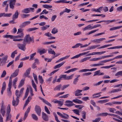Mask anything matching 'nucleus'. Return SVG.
Here are the masks:
<instances>
[{
    "label": "nucleus",
    "instance_id": "f257e3e1",
    "mask_svg": "<svg viewBox=\"0 0 122 122\" xmlns=\"http://www.w3.org/2000/svg\"><path fill=\"white\" fill-rule=\"evenodd\" d=\"M11 111V109L10 107V104L8 105L7 108V113H6L7 115V117L5 120V121L7 122L9 120H10V122H12L13 120L11 119V115L10 114Z\"/></svg>",
    "mask_w": 122,
    "mask_h": 122
},
{
    "label": "nucleus",
    "instance_id": "f03ea898",
    "mask_svg": "<svg viewBox=\"0 0 122 122\" xmlns=\"http://www.w3.org/2000/svg\"><path fill=\"white\" fill-rule=\"evenodd\" d=\"M23 42L26 44L27 43L30 44V42L32 43L34 42V38L33 37L32 38L30 37L29 34L26 35L23 39Z\"/></svg>",
    "mask_w": 122,
    "mask_h": 122
},
{
    "label": "nucleus",
    "instance_id": "7ed1b4c3",
    "mask_svg": "<svg viewBox=\"0 0 122 122\" xmlns=\"http://www.w3.org/2000/svg\"><path fill=\"white\" fill-rule=\"evenodd\" d=\"M23 44L20 43L18 44H17V46L19 49L23 51H25L26 49L25 46L26 44L23 42Z\"/></svg>",
    "mask_w": 122,
    "mask_h": 122
},
{
    "label": "nucleus",
    "instance_id": "20e7f679",
    "mask_svg": "<svg viewBox=\"0 0 122 122\" xmlns=\"http://www.w3.org/2000/svg\"><path fill=\"white\" fill-rule=\"evenodd\" d=\"M35 111L38 115H41V109L40 107L37 105H36L35 107Z\"/></svg>",
    "mask_w": 122,
    "mask_h": 122
},
{
    "label": "nucleus",
    "instance_id": "39448f33",
    "mask_svg": "<svg viewBox=\"0 0 122 122\" xmlns=\"http://www.w3.org/2000/svg\"><path fill=\"white\" fill-rule=\"evenodd\" d=\"M19 91L17 90L16 91L15 93V94L16 96V105H18V104L19 102V98L20 97L21 94L20 93H19Z\"/></svg>",
    "mask_w": 122,
    "mask_h": 122
},
{
    "label": "nucleus",
    "instance_id": "423d86ee",
    "mask_svg": "<svg viewBox=\"0 0 122 122\" xmlns=\"http://www.w3.org/2000/svg\"><path fill=\"white\" fill-rule=\"evenodd\" d=\"M9 3V6L10 8L13 9L14 8V5L16 0H10Z\"/></svg>",
    "mask_w": 122,
    "mask_h": 122
},
{
    "label": "nucleus",
    "instance_id": "0eeeda50",
    "mask_svg": "<svg viewBox=\"0 0 122 122\" xmlns=\"http://www.w3.org/2000/svg\"><path fill=\"white\" fill-rule=\"evenodd\" d=\"M57 114L60 116L61 117L66 119H67L69 117V115H67V114L65 113H63V114L65 115L66 116L63 115L61 113L59 112H57Z\"/></svg>",
    "mask_w": 122,
    "mask_h": 122
},
{
    "label": "nucleus",
    "instance_id": "6e6552de",
    "mask_svg": "<svg viewBox=\"0 0 122 122\" xmlns=\"http://www.w3.org/2000/svg\"><path fill=\"white\" fill-rule=\"evenodd\" d=\"M48 52L49 54L54 55L56 57L59 56L60 55V54L59 53H57L56 54L54 51V50H52V49L50 48L48 49Z\"/></svg>",
    "mask_w": 122,
    "mask_h": 122
},
{
    "label": "nucleus",
    "instance_id": "1a4fd4ad",
    "mask_svg": "<svg viewBox=\"0 0 122 122\" xmlns=\"http://www.w3.org/2000/svg\"><path fill=\"white\" fill-rule=\"evenodd\" d=\"M5 107L4 105V104L2 103L0 109V112L2 116L3 117L4 116L5 114Z\"/></svg>",
    "mask_w": 122,
    "mask_h": 122
},
{
    "label": "nucleus",
    "instance_id": "9d476101",
    "mask_svg": "<svg viewBox=\"0 0 122 122\" xmlns=\"http://www.w3.org/2000/svg\"><path fill=\"white\" fill-rule=\"evenodd\" d=\"M106 39L105 38H101L99 39H96L93 40L92 41V42L95 43L96 44L100 43L103 40Z\"/></svg>",
    "mask_w": 122,
    "mask_h": 122
},
{
    "label": "nucleus",
    "instance_id": "9b49d317",
    "mask_svg": "<svg viewBox=\"0 0 122 122\" xmlns=\"http://www.w3.org/2000/svg\"><path fill=\"white\" fill-rule=\"evenodd\" d=\"M42 117L43 119L45 121H48V117L47 115L44 112H42Z\"/></svg>",
    "mask_w": 122,
    "mask_h": 122
},
{
    "label": "nucleus",
    "instance_id": "f8f14e48",
    "mask_svg": "<svg viewBox=\"0 0 122 122\" xmlns=\"http://www.w3.org/2000/svg\"><path fill=\"white\" fill-rule=\"evenodd\" d=\"M30 23V21H25L20 24L19 26V27L20 28H22L25 27L26 25L29 24Z\"/></svg>",
    "mask_w": 122,
    "mask_h": 122
},
{
    "label": "nucleus",
    "instance_id": "ddd939ff",
    "mask_svg": "<svg viewBox=\"0 0 122 122\" xmlns=\"http://www.w3.org/2000/svg\"><path fill=\"white\" fill-rule=\"evenodd\" d=\"M65 103H67L65 105L67 107H71L75 105V104L73 103L72 101L69 100H67L66 101Z\"/></svg>",
    "mask_w": 122,
    "mask_h": 122
},
{
    "label": "nucleus",
    "instance_id": "4468645a",
    "mask_svg": "<svg viewBox=\"0 0 122 122\" xmlns=\"http://www.w3.org/2000/svg\"><path fill=\"white\" fill-rule=\"evenodd\" d=\"M100 46V45L98 44L97 45H95L92 46H89L88 47L87 49L85 50V51L91 50L92 49H95Z\"/></svg>",
    "mask_w": 122,
    "mask_h": 122
},
{
    "label": "nucleus",
    "instance_id": "2eb2a0df",
    "mask_svg": "<svg viewBox=\"0 0 122 122\" xmlns=\"http://www.w3.org/2000/svg\"><path fill=\"white\" fill-rule=\"evenodd\" d=\"M44 35L47 36L48 37H50L48 38V39L50 40L55 39L56 38V37H55L52 36V34L49 32L47 33H45L44 34Z\"/></svg>",
    "mask_w": 122,
    "mask_h": 122
},
{
    "label": "nucleus",
    "instance_id": "dca6fc26",
    "mask_svg": "<svg viewBox=\"0 0 122 122\" xmlns=\"http://www.w3.org/2000/svg\"><path fill=\"white\" fill-rule=\"evenodd\" d=\"M8 57L7 55L5 56L3 58L1 62V63L2 65H4L6 63Z\"/></svg>",
    "mask_w": 122,
    "mask_h": 122
},
{
    "label": "nucleus",
    "instance_id": "f3484780",
    "mask_svg": "<svg viewBox=\"0 0 122 122\" xmlns=\"http://www.w3.org/2000/svg\"><path fill=\"white\" fill-rule=\"evenodd\" d=\"M19 71V69H17L15 70L14 72L11 75L10 77H11V78L12 77H16L18 75Z\"/></svg>",
    "mask_w": 122,
    "mask_h": 122
},
{
    "label": "nucleus",
    "instance_id": "a211bd4d",
    "mask_svg": "<svg viewBox=\"0 0 122 122\" xmlns=\"http://www.w3.org/2000/svg\"><path fill=\"white\" fill-rule=\"evenodd\" d=\"M19 15V13L18 10H16L15 11V13L12 16V19L13 20H15L18 18Z\"/></svg>",
    "mask_w": 122,
    "mask_h": 122
},
{
    "label": "nucleus",
    "instance_id": "6ab92c4d",
    "mask_svg": "<svg viewBox=\"0 0 122 122\" xmlns=\"http://www.w3.org/2000/svg\"><path fill=\"white\" fill-rule=\"evenodd\" d=\"M31 99V98L30 96L28 97L27 99L25 101V103L24 105L23 108V109H24V108L27 105L29 102H30Z\"/></svg>",
    "mask_w": 122,
    "mask_h": 122
},
{
    "label": "nucleus",
    "instance_id": "aec40b11",
    "mask_svg": "<svg viewBox=\"0 0 122 122\" xmlns=\"http://www.w3.org/2000/svg\"><path fill=\"white\" fill-rule=\"evenodd\" d=\"M39 98L41 100H42L43 102L46 104L50 106V107H51L52 106L51 105L50 103L48 102L47 101L44 99V98H42L41 97H39Z\"/></svg>",
    "mask_w": 122,
    "mask_h": 122
},
{
    "label": "nucleus",
    "instance_id": "412c9836",
    "mask_svg": "<svg viewBox=\"0 0 122 122\" xmlns=\"http://www.w3.org/2000/svg\"><path fill=\"white\" fill-rule=\"evenodd\" d=\"M31 70V68H28L26 71L24 73L23 75L24 76L27 77L30 73Z\"/></svg>",
    "mask_w": 122,
    "mask_h": 122
},
{
    "label": "nucleus",
    "instance_id": "4be33fe9",
    "mask_svg": "<svg viewBox=\"0 0 122 122\" xmlns=\"http://www.w3.org/2000/svg\"><path fill=\"white\" fill-rule=\"evenodd\" d=\"M65 62H62L57 65L55 66L53 68L54 69H56L57 68H60L61 66L63 65L64 63Z\"/></svg>",
    "mask_w": 122,
    "mask_h": 122
},
{
    "label": "nucleus",
    "instance_id": "5701e85b",
    "mask_svg": "<svg viewBox=\"0 0 122 122\" xmlns=\"http://www.w3.org/2000/svg\"><path fill=\"white\" fill-rule=\"evenodd\" d=\"M25 80L22 79L20 81L19 85L18 86V88H20L22 87L24 84V81Z\"/></svg>",
    "mask_w": 122,
    "mask_h": 122
},
{
    "label": "nucleus",
    "instance_id": "b1692460",
    "mask_svg": "<svg viewBox=\"0 0 122 122\" xmlns=\"http://www.w3.org/2000/svg\"><path fill=\"white\" fill-rule=\"evenodd\" d=\"M47 51V50H46L44 49H43L41 50H40L39 49L38 50V52H39V54L40 55H41L43 54L46 53Z\"/></svg>",
    "mask_w": 122,
    "mask_h": 122
},
{
    "label": "nucleus",
    "instance_id": "393cba45",
    "mask_svg": "<svg viewBox=\"0 0 122 122\" xmlns=\"http://www.w3.org/2000/svg\"><path fill=\"white\" fill-rule=\"evenodd\" d=\"M3 37L4 38H10L11 39H13L15 38V36L11 35H6L3 36Z\"/></svg>",
    "mask_w": 122,
    "mask_h": 122
},
{
    "label": "nucleus",
    "instance_id": "a878e982",
    "mask_svg": "<svg viewBox=\"0 0 122 122\" xmlns=\"http://www.w3.org/2000/svg\"><path fill=\"white\" fill-rule=\"evenodd\" d=\"M58 32V29L54 27L52 30L51 33L53 34H55Z\"/></svg>",
    "mask_w": 122,
    "mask_h": 122
},
{
    "label": "nucleus",
    "instance_id": "bb28decb",
    "mask_svg": "<svg viewBox=\"0 0 122 122\" xmlns=\"http://www.w3.org/2000/svg\"><path fill=\"white\" fill-rule=\"evenodd\" d=\"M121 90L120 89H114L112 91L109 92V93H112L117 92H118L121 91Z\"/></svg>",
    "mask_w": 122,
    "mask_h": 122
},
{
    "label": "nucleus",
    "instance_id": "cd10ccee",
    "mask_svg": "<svg viewBox=\"0 0 122 122\" xmlns=\"http://www.w3.org/2000/svg\"><path fill=\"white\" fill-rule=\"evenodd\" d=\"M122 27V25L116 27H114L110 28V30H113L117 29H119Z\"/></svg>",
    "mask_w": 122,
    "mask_h": 122
},
{
    "label": "nucleus",
    "instance_id": "c85d7f7f",
    "mask_svg": "<svg viewBox=\"0 0 122 122\" xmlns=\"http://www.w3.org/2000/svg\"><path fill=\"white\" fill-rule=\"evenodd\" d=\"M93 71L92 68L89 69H83L80 70L79 71V72H85L87 71Z\"/></svg>",
    "mask_w": 122,
    "mask_h": 122
},
{
    "label": "nucleus",
    "instance_id": "c756f323",
    "mask_svg": "<svg viewBox=\"0 0 122 122\" xmlns=\"http://www.w3.org/2000/svg\"><path fill=\"white\" fill-rule=\"evenodd\" d=\"M29 8H26L22 10V12L26 14L30 12Z\"/></svg>",
    "mask_w": 122,
    "mask_h": 122
},
{
    "label": "nucleus",
    "instance_id": "7c9ffc66",
    "mask_svg": "<svg viewBox=\"0 0 122 122\" xmlns=\"http://www.w3.org/2000/svg\"><path fill=\"white\" fill-rule=\"evenodd\" d=\"M62 86L61 84H59L57 85L55 88L54 89V90H58L60 91V88Z\"/></svg>",
    "mask_w": 122,
    "mask_h": 122
},
{
    "label": "nucleus",
    "instance_id": "2f4dec72",
    "mask_svg": "<svg viewBox=\"0 0 122 122\" xmlns=\"http://www.w3.org/2000/svg\"><path fill=\"white\" fill-rule=\"evenodd\" d=\"M24 34L23 33H21L18 35L15 36V38H23V37Z\"/></svg>",
    "mask_w": 122,
    "mask_h": 122
},
{
    "label": "nucleus",
    "instance_id": "473e14b6",
    "mask_svg": "<svg viewBox=\"0 0 122 122\" xmlns=\"http://www.w3.org/2000/svg\"><path fill=\"white\" fill-rule=\"evenodd\" d=\"M29 89L28 87H27L25 95L24 98V99H25L27 97L29 92Z\"/></svg>",
    "mask_w": 122,
    "mask_h": 122
},
{
    "label": "nucleus",
    "instance_id": "72a5a7b5",
    "mask_svg": "<svg viewBox=\"0 0 122 122\" xmlns=\"http://www.w3.org/2000/svg\"><path fill=\"white\" fill-rule=\"evenodd\" d=\"M82 91V90L78 89L75 91V95L76 96H79V94Z\"/></svg>",
    "mask_w": 122,
    "mask_h": 122
},
{
    "label": "nucleus",
    "instance_id": "f704fd0d",
    "mask_svg": "<svg viewBox=\"0 0 122 122\" xmlns=\"http://www.w3.org/2000/svg\"><path fill=\"white\" fill-rule=\"evenodd\" d=\"M17 50H16L13 52L11 55V58H14L15 56V54H17Z\"/></svg>",
    "mask_w": 122,
    "mask_h": 122
},
{
    "label": "nucleus",
    "instance_id": "c9c22d12",
    "mask_svg": "<svg viewBox=\"0 0 122 122\" xmlns=\"http://www.w3.org/2000/svg\"><path fill=\"white\" fill-rule=\"evenodd\" d=\"M13 100L12 101V104L13 106H16L18 105H16V101L14 99V98L13 97Z\"/></svg>",
    "mask_w": 122,
    "mask_h": 122
},
{
    "label": "nucleus",
    "instance_id": "e433bc0d",
    "mask_svg": "<svg viewBox=\"0 0 122 122\" xmlns=\"http://www.w3.org/2000/svg\"><path fill=\"white\" fill-rule=\"evenodd\" d=\"M43 6L44 8L47 9L49 8H51L52 7V6L51 5H49L46 4L43 5Z\"/></svg>",
    "mask_w": 122,
    "mask_h": 122
},
{
    "label": "nucleus",
    "instance_id": "4c0bfd02",
    "mask_svg": "<svg viewBox=\"0 0 122 122\" xmlns=\"http://www.w3.org/2000/svg\"><path fill=\"white\" fill-rule=\"evenodd\" d=\"M12 79L11 77H10L8 84V87H11Z\"/></svg>",
    "mask_w": 122,
    "mask_h": 122
},
{
    "label": "nucleus",
    "instance_id": "58836bf2",
    "mask_svg": "<svg viewBox=\"0 0 122 122\" xmlns=\"http://www.w3.org/2000/svg\"><path fill=\"white\" fill-rule=\"evenodd\" d=\"M3 13V16L5 17H10L12 15V13Z\"/></svg>",
    "mask_w": 122,
    "mask_h": 122
},
{
    "label": "nucleus",
    "instance_id": "ea45409f",
    "mask_svg": "<svg viewBox=\"0 0 122 122\" xmlns=\"http://www.w3.org/2000/svg\"><path fill=\"white\" fill-rule=\"evenodd\" d=\"M36 54V53L35 52L31 54L30 56V58L29 59V60L30 61L33 60V57Z\"/></svg>",
    "mask_w": 122,
    "mask_h": 122
},
{
    "label": "nucleus",
    "instance_id": "a19ab883",
    "mask_svg": "<svg viewBox=\"0 0 122 122\" xmlns=\"http://www.w3.org/2000/svg\"><path fill=\"white\" fill-rule=\"evenodd\" d=\"M82 45V44L81 43H77L74 46H73L72 47V48H77L79 46H81Z\"/></svg>",
    "mask_w": 122,
    "mask_h": 122
},
{
    "label": "nucleus",
    "instance_id": "79ce46f5",
    "mask_svg": "<svg viewBox=\"0 0 122 122\" xmlns=\"http://www.w3.org/2000/svg\"><path fill=\"white\" fill-rule=\"evenodd\" d=\"M32 118L34 120H38V118L37 116L35 114H32L31 115Z\"/></svg>",
    "mask_w": 122,
    "mask_h": 122
},
{
    "label": "nucleus",
    "instance_id": "37998d69",
    "mask_svg": "<svg viewBox=\"0 0 122 122\" xmlns=\"http://www.w3.org/2000/svg\"><path fill=\"white\" fill-rule=\"evenodd\" d=\"M38 28H36V27H34V28H30L29 29H28L27 31H28L29 32L30 31H33L34 30H36L38 29Z\"/></svg>",
    "mask_w": 122,
    "mask_h": 122
},
{
    "label": "nucleus",
    "instance_id": "c03bdc74",
    "mask_svg": "<svg viewBox=\"0 0 122 122\" xmlns=\"http://www.w3.org/2000/svg\"><path fill=\"white\" fill-rule=\"evenodd\" d=\"M104 65L103 63H100L98 64H94L92 65L91 66H102Z\"/></svg>",
    "mask_w": 122,
    "mask_h": 122
},
{
    "label": "nucleus",
    "instance_id": "a18cd8bd",
    "mask_svg": "<svg viewBox=\"0 0 122 122\" xmlns=\"http://www.w3.org/2000/svg\"><path fill=\"white\" fill-rule=\"evenodd\" d=\"M89 59V57H86L81 59V60L80 61V62H82L86 61L87 60H88Z\"/></svg>",
    "mask_w": 122,
    "mask_h": 122
},
{
    "label": "nucleus",
    "instance_id": "49530a36",
    "mask_svg": "<svg viewBox=\"0 0 122 122\" xmlns=\"http://www.w3.org/2000/svg\"><path fill=\"white\" fill-rule=\"evenodd\" d=\"M50 27V25H46L45 26H44L41 27V29L43 30H46L48 28Z\"/></svg>",
    "mask_w": 122,
    "mask_h": 122
},
{
    "label": "nucleus",
    "instance_id": "de8ad7c7",
    "mask_svg": "<svg viewBox=\"0 0 122 122\" xmlns=\"http://www.w3.org/2000/svg\"><path fill=\"white\" fill-rule=\"evenodd\" d=\"M100 72V70H99L96 71L94 73V74L93 76H94L96 75L99 76V73Z\"/></svg>",
    "mask_w": 122,
    "mask_h": 122
},
{
    "label": "nucleus",
    "instance_id": "09e8293b",
    "mask_svg": "<svg viewBox=\"0 0 122 122\" xmlns=\"http://www.w3.org/2000/svg\"><path fill=\"white\" fill-rule=\"evenodd\" d=\"M84 106L81 105H76L75 107L76 108H78L79 109H81Z\"/></svg>",
    "mask_w": 122,
    "mask_h": 122
},
{
    "label": "nucleus",
    "instance_id": "8fccbe9b",
    "mask_svg": "<svg viewBox=\"0 0 122 122\" xmlns=\"http://www.w3.org/2000/svg\"><path fill=\"white\" fill-rule=\"evenodd\" d=\"M110 115L111 116H113V117H116L121 120V117H120L119 116L113 114H110Z\"/></svg>",
    "mask_w": 122,
    "mask_h": 122
},
{
    "label": "nucleus",
    "instance_id": "3c124183",
    "mask_svg": "<svg viewBox=\"0 0 122 122\" xmlns=\"http://www.w3.org/2000/svg\"><path fill=\"white\" fill-rule=\"evenodd\" d=\"M73 111L74 112V113L76 115H79V111L77 109H75L73 110Z\"/></svg>",
    "mask_w": 122,
    "mask_h": 122
},
{
    "label": "nucleus",
    "instance_id": "603ef678",
    "mask_svg": "<svg viewBox=\"0 0 122 122\" xmlns=\"http://www.w3.org/2000/svg\"><path fill=\"white\" fill-rule=\"evenodd\" d=\"M111 60L110 59H109L108 60H105L103 61H101L100 62V63H105L106 62H108L109 61H111Z\"/></svg>",
    "mask_w": 122,
    "mask_h": 122
},
{
    "label": "nucleus",
    "instance_id": "864d4df0",
    "mask_svg": "<svg viewBox=\"0 0 122 122\" xmlns=\"http://www.w3.org/2000/svg\"><path fill=\"white\" fill-rule=\"evenodd\" d=\"M101 120L100 117H99L98 118H96L95 120L92 121L93 122H99Z\"/></svg>",
    "mask_w": 122,
    "mask_h": 122
},
{
    "label": "nucleus",
    "instance_id": "5fc2aeb1",
    "mask_svg": "<svg viewBox=\"0 0 122 122\" xmlns=\"http://www.w3.org/2000/svg\"><path fill=\"white\" fill-rule=\"evenodd\" d=\"M61 80H62V78H64L66 80V75H62L60 76Z\"/></svg>",
    "mask_w": 122,
    "mask_h": 122
},
{
    "label": "nucleus",
    "instance_id": "6e6d98bb",
    "mask_svg": "<svg viewBox=\"0 0 122 122\" xmlns=\"http://www.w3.org/2000/svg\"><path fill=\"white\" fill-rule=\"evenodd\" d=\"M48 13V11H46V9L44 10L40 14V15L45 14H47Z\"/></svg>",
    "mask_w": 122,
    "mask_h": 122
},
{
    "label": "nucleus",
    "instance_id": "4d7b16f0",
    "mask_svg": "<svg viewBox=\"0 0 122 122\" xmlns=\"http://www.w3.org/2000/svg\"><path fill=\"white\" fill-rule=\"evenodd\" d=\"M116 76H122V71H120L117 72L115 75Z\"/></svg>",
    "mask_w": 122,
    "mask_h": 122
},
{
    "label": "nucleus",
    "instance_id": "13d9d810",
    "mask_svg": "<svg viewBox=\"0 0 122 122\" xmlns=\"http://www.w3.org/2000/svg\"><path fill=\"white\" fill-rule=\"evenodd\" d=\"M6 74V72L5 70H4L1 75V77H3L5 76Z\"/></svg>",
    "mask_w": 122,
    "mask_h": 122
},
{
    "label": "nucleus",
    "instance_id": "bf43d9fd",
    "mask_svg": "<svg viewBox=\"0 0 122 122\" xmlns=\"http://www.w3.org/2000/svg\"><path fill=\"white\" fill-rule=\"evenodd\" d=\"M69 86V84H67L66 85H63L62 88L61 89L62 90H64L66 88V87H68V86Z\"/></svg>",
    "mask_w": 122,
    "mask_h": 122
},
{
    "label": "nucleus",
    "instance_id": "052dcab7",
    "mask_svg": "<svg viewBox=\"0 0 122 122\" xmlns=\"http://www.w3.org/2000/svg\"><path fill=\"white\" fill-rule=\"evenodd\" d=\"M45 111L47 113L49 114H50V111L49 110L47 107L46 106H45Z\"/></svg>",
    "mask_w": 122,
    "mask_h": 122
},
{
    "label": "nucleus",
    "instance_id": "680f3d73",
    "mask_svg": "<svg viewBox=\"0 0 122 122\" xmlns=\"http://www.w3.org/2000/svg\"><path fill=\"white\" fill-rule=\"evenodd\" d=\"M82 117L84 119H85L86 118V112L84 111L82 113Z\"/></svg>",
    "mask_w": 122,
    "mask_h": 122
},
{
    "label": "nucleus",
    "instance_id": "e2e57ef3",
    "mask_svg": "<svg viewBox=\"0 0 122 122\" xmlns=\"http://www.w3.org/2000/svg\"><path fill=\"white\" fill-rule=\"evenodd\" d=\"M74 74H72L69 76H66V80H69L72 79V77L73 76Z\"/></svg>",
    "mask_w": 122,
    "mask_h": 122
},
{
    "label": "nucleus",
    "instance_id": "0e129e2a",
    "mask_svg": "<svg viewBox=\"0 0 122 122\" xmlns=\"http://www.w3.org/2000/svg\"><path fill=\"white\" fill-rule=\"evenodd\" d=\"M23 29H22L21 28H20L18 29V31L17 33V34H18L20 33H23Z\"/></svg>",
    "mask_w": 122,
    "mask_h": 122
},
{
    "label": "nucleus",
    "instance_id": "69168bd1",
    "mask_svg": "<svg viewBox=\"0 0 122 122\" xmlns=\"http://www.w3.org/2000/svg\"><path fill=\"white\" fill-rule=\"evenodd\" d=\"M78 80L79 79L78 78V77H76L75 79L74 80L73 84L75 85L76 84V82L78 81Z\"/></svg>",
    "mask_w": 122,
    "mask_h": 122
},
{
    "label": "nucleus",
    "instance_id": "338daca9",
    "mask_svg": "<svg viewBox=\"0 0 122 122\" xmlns=\"http://www.w3.org/2000/svg\"><path fill=\"white\" fill-rule=\"evenodd\" d=\"M90 103L92 105H93L94 107H96V104L95 102H94V101L93 100H91L90 101Z\"/></svg>",
    "mask_w": 122,
    "mask_h": 122
},
{
    "label": "nucleus",
    "instance_id": "774afa93",
    "mask_svg": "<svg viewBox=\"0 0 122 122\" xmlns=\"http://www.w3.org/2000/svg\"><path fill=\"white\" fill-rule=\"evenodd\" d=\"M117 11H122V6H121L117 7Z\"/></svg>",
    "mask_w": 122,
    "mask_h": 122
}]
</instances>
